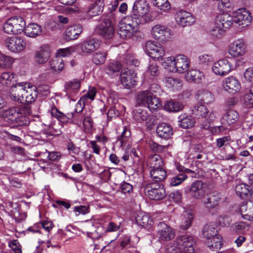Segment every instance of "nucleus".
<instances>
[{
    "label": "nucleus",
    "mask_w": 253,
    "mask_h": 253,
    "mask_svg": "<svg viewBox=\"0 0 253 253\" xmlns=\"http://www.w3.org/2000/svg\"><path fill=\"white\" fill-rule=\"evenodd\" d=\"M147 165L150 169L163 168V161L160 155L155 154L149 157Z\"/></svg>",
    "instance_id": "obj_36"
},
{
    "label": "nucleus",
    "mask_w": 253,
    "mask_h": 253,
    "mask_svg": "<svg viewBox=\"0 0 253 253\" xmlns=\"http://www.w3.org/2000/svg\"><path fill=\"white\" fill-rule=\"evenodd\" d=\"M194 244V240L191 236L184 235L179 236L174 241L170 243L169 244H175L177 247H179V248H182V250L184 251H186V248H187V251H193V246Z\"/></svg>",
    "instance_id": "obj_16"
},
{
    "label": "nucleus",
    "mask_w": 253,
    "mask_h": 253,
    "mask_svg": "<svg viewBox=\"0 0 253 253\" xmlns=\"http://www.w3.org/2000/svg\"><path fill=\"white\" fill-rule=\"evenodd\" d=\"M149 11V4L146 0H136L133 4V14L131 17L134 20L136 19L139 20L140 23L142 21L146 22L148 20L147 15Z\"/></svg>",
    "instance_id": "obj_5"
},
{
    "label": "nucleus",
    "mask_w": 253,
    "mask_h": 253,
    "mask_svg": "<svg viewBox=\"0 0 253 253\" xmlns=\"http://www.w3.org/2000/svg\"><path fill=\"white\" fill-rule=\"evenodd\" d=\"M237 195L242 198H244L252 195V190L248 184L241 183L238 184L235 187Z\"/></svg>",
    "instance_id": "obj_44"
},
{
    "label": "nucleus",
    "mask_w": 253,
    "mask_h": 253,
    "mask_svg": "<svg viewBox=\"0 0 253 253\" xmlns=\"http://www.w3.org/2000/svg\"><path fill=\"white\" fill-rule=\"evenodd\" d=\"M150 174L153 180L159 182L163 180L166 178L167 173L163 168H160L150 169Z\"/></svg>",
    "instance_id": "obj_45"
},
{
    "label": "nucleus",
    "mask_w": 253,
    "mask_h": 253,
    "mask_svg": "<svg viewBox=\"0 0 253 253\" xmlns=\"http://www.w3.org/2000/svg\"><path fill=\"white\" fill-rule=\"evenodd\" d=\"M148 116L147 111L139 107H136L133 111L134 119L139 123L146 121Z\"/></svg>",
    "instance_id": "obj_47"
},
{
    "label": "nucleus",
    "mask_w": 253,
    "mask_h": 253,
    "mask_svg": "<svg viewBox=\"0 0 253 253\" xmlns=\"http://www.w3.org/2000/svg\"><path fill=\"white\" fill-rule=\"evenodd\" d=\"M190 65V59L183 54H179L175 57H169L163 64L165 68L170 71L181 74L186 72Z\"/></svg>",
    "instance_id": "obj_1"
},
{
    "label": "nucleus",
    "mask_w": 253,
    "mask_h": 253,
    "mask_svg": "<svg viewBox=\"0 0 253 253\" xmlns=\"http://www.w3.org/2000/svg\"><path fill=\"white\" fill-rule=\"evenodd\" d=\"M153 95V93L149 90L140 91L137 96V103L139 105L146 106Z\"/></svg>",
    "instance_id": "obj_41"
},
{
    "label": "nucleus",
    "mask_w": 253,
    "mask_h": 253,
    "mask_svg": "<svg viewBox=\"0 0 253 253\" xmlns=\"http://www.w3.org/2000/svg\"><path fill=\"white\" fill-rule=\"evenodd\" d=\"M107 52L104 51H98L93 53L92 62L96 65L104 64L106 60Z\"/></svg>",
    "instance_id": "obj_49"
},
{
    "label": "nucleus",
    "mask_w": 253,
    "mask_h": 253,
    "mask_svg": "<svg viewBox=\"0 0 253 253\" xmlns=\"http://www.w3.org/2000/svg\"><path fill=\"white\" fill-rule=\"evenodd\" d=\"M213 73L220 76L229 74L232 70L231 63L226 59H221L215 62L212 66Z\"/></svg>",
    "instance_id": "obj_17"
},
{
    "label": "nucleus",
    "mask_w": 253,
    "mask_h": 253,
    "mask_svg": "<svg viewBox=\"0 0 253 253\" xmlns=\"http://www.w3.org/2000/svg\"><path fill=\"white\" fill-rule=\"evenodd\" d=\"M188 176L184 174L180 173L173 176L169 179V184L171 187L176 186L181 184L185 181Z\"/></svg>",
    "instance_id": "obj_55"
},
{
    "label": "nucleus",
    "mask_w": 253,
    "mask_h": 253,
    "mask_svg": "<svg viewBox=\"0 0 253 253\" xmlns=\"http://www.w3.org/2000/svg\"><path fill=\"white\" fill-rule=\"evenodd\" d=\"M193 219V212L191 210L185 211L180 219V227L183 230L188 228L191 225Z\"/></svg>",
    "instance_id": "obj_34"
},
{
    "label": "nucleus",
    "mask_w": 253,
    "mask_h": 253,
    "mask_svg": "<svg viewBox=\"0 0 253 253\" xmlns=\"http://www.w3.org/2000/svg\"><path fill=\"white\" fill-rule=\"evenodd\" d=\"M239 119V114L234 110H228L221 119V124L230 125L236 123Z\"/></svg>",
    "instance_id": "obj_25"
},
{
    "label": "nucleus",
    "mask_w": 253,
    "mask_h": 253,
    "mask_svg": "<svg viewBox=\"0 0 253 253\" xmlns=\"http://www.w3.org/2000/svg\"><path fill=\"white\" fill-rule=\"evenodd\" d=\"M80 86L81 83L79 81L73 80L66 83L65 89L67 94L72 95L79 90Z\"/></svg>",
    "instance_id": "obj_46"
},
{
    "label": "nucleus",
    "mask_w": 253,
    "mask_h": 253,
    "mask_svg": "<svg viewBox=\"0 0 253 253\" xmlns=\"http://www.w3.org/2000/svg\"><path fill=\"white\" fill-rule=\"evenodd\" d=\"M178 125L183 128L192 127L194 124V119L192 116L181 114L178 117Z\"/></svg>",
    "instance_id": "obj_40"
},
{
    "label": "nucleus",
    "mask_w": 253,
    "mask_h": 253,
    "mask_svg": "<svg viewBox=\"0 0 253 253\" xmlns=\"http://www.w3.org/2000/svg\"><path fill=\"white\" fill-rule=\"evenodd\" d=\"M100 45V41L95 39H90L86 40L79 45H76L77 47L79 46L82 53L84 54H89L98 49Z\"/></svg>",
    "instance_id": "obj_22"
},
{
    "label": "nucleus",
    "mask_w": 253,
    "mask_h": 253,
    "mask_svg": "<svg viewBox=\"0 0 253 253\" xmlns=\"http://www.w3.org/2000/svg\"><path fill=\"white\" fill-rule=\"evenodd\" d=\"M49 64L52 72L55 74L61 72L65 66L64 60L56 56L50 60Z\"/></svg>",
    "instance_id": "obj_31"
},
{
    "label": "nucleus",
    "mask_w": 253,
    "mask_h": 253,
    "mask_svg": "<svg viewBox=\"0 0 253 253\" xmlns=\"http://www.w3.org/2000/svg\"><path fill=\"white\" fill-rule=\"evenodd\" d=\"M130 136V131L127 130V128L125 127L121 135L118 137L117 143H119L121 147H124L126 146L127 143L129 141Z\"/></svg>",
    "instance_id": "obj_53"
},
{
    "label": "nucleus",
    "mask_w": 253,
    "mask_h": 253,
    "mask_svg": "<svg viewBox=\"0 0 253 253\" xmlns=\"http://www.w3.org/2000/svg\"><path fill=\"white\" fill-rule=\"evenodd\" d=\"M211 35L216 38H221L224 34V29L218 25V22H216L214 26L210 31Z\"/></svg>",
    "instance_id": "obj_59"
},
{
    "label": "nucleus",
    "mask_w": 253,
    "mask_h": 253,
    "mask_svg": "<svg viewBox=\"0 0 253 253\" xmlns=\"http://www.w3.org/2000/svg\"><path fill=\"white\" fill-rule=\"evenodd\" d=\"M135 221L139 226L147 229L150 228L153 224V220L150 216L142 212L137 213Z\"/></svg>",
    "instance_id": "obj_26"
},
{
    "label": "nucleus",
    "mask_w": 253,
    "mask_h": 253,
    "mask_svg": "<svg viewBox=\"0 0 253 253\" xmlns=\"http://www.w3.org/2000/svg\"><path fill=\"white\" fill-rule=\"evenodd\" d=\"M120 78L121 83L126 88H131L136 84V74L130 70H125Z\"/></svg>",
    "instance_id": "obj_23"
},
{
    "label": "nucleus",
    "mask_w": 253,
    "mask_h": 253,
    "mask_svg": "<svg viewBox=\"0 0 253 253\" xmlns=\"http://www.w3.org/2000/svg\"><path fill=\"white\" fill-rule=\"evenodd\" d=\"M83 31L82 26L80 25H74L67 28L65 34L67 40L77 39Z\"/></svg>",
    "instance_id": "obj_28"
},
{
    "label": "nucleus",
    "mask_w": 253,
    "mask_h": 253,
    "mask_svg": "<svg viewBox=\"0 0 253 253\" xmlns=\"http://www.w3.org/2000/svg\"><path fill=\"white\" fill-rule=\"evenodd\" d=\"M159 73L160 72L157 64L156 63L152 62L150 63L145 74L150 78H152L158 76Z\"/></svg>",
    "instance_id": "obj_60"
},
{
    "label": "nucleus",
    "mask_w": 253,
    "mask_h": 253,
    "mask_svg": "<svg viewBox=\"0 0 253 253\" xmlns=\"http://www.w3.org/2000/svg\"><path fill=\"white\" fill-rule=\"evenodd\" d=\"M144 192L146 195L151 200H159L166 196L164 188L158 183L147 184L144 188Z\"/></svg>",
    "instance_id": "obj_7"
},
{
    "label": "nucleus",
    "mask_w": 253,
    "mask_h": 253,
    "mask_svg": "<svg viewBox=\"0 0 253 253\" xmlns=\"http://www.w3.org/2000/svg\"><path fill=\"white\" fill-rule=\"evenodd\" d=\"M26 85V83L25 82L17 83L14 85L11 88V99L15 102L23 103Z\"/></svg>",
    "instance_id": "obj_21"
},
{
    "label": "nucleus",
    "mask_w": 253,
    "mask_h": 253,
    "mask_svg": "<svg viewBox=\"0 0 253 253\" xmlns=\"http://www.w3.org/2000/svg\"><path fill=\"white\" fill-rule=\"evenodd\" d=\"M203 78V73L197 70H190L185 75L186 80L190 82H194L199 83Z\"/></svg>",
    "instance_id": "obj_39"
},
{
    "label": "nucleus",
    "mask_w": 253,
    "mask_h": 253,
    "mask_svg": "<svg viewBox=\"0 0 253 253\" xmlns=\"http://www.w3.org/2000/svg\"><path fill=\"white\" fill-rule=\"evenodd\" d=\"M51 55V48L47 44L40 46L34 53V61L36 64L43 65L49 60Z\"/></svg>",
    "instance_id": "obj_13"
},
{
    "label": "nucleus",
    "mask_w": 253,
    "mask_h": 253,
    "mask_svg": "<svg viewBox=\"0 0 253 253\" xmlns=\"http://www.w3.org/2000/svg\"><path fill=\"white\" fill-rule=\"evenodd\" d=\"M206 244L210 249H220L222 247L221 237L218 235L211 239H207Z\"/></svg>",
    "instance_id": "obj_54"
},
{
    "label": "nucleus",
    "mask_w": 253,
    "mask_h": 253,
    "mask_svg": "<svg viewBox=\"0 0 253 253\" xmlns=\"http://www.w3.org/2000/svg\"><path fill=\"white\" fill-rule=\"evenodd\" d=\"M37 96L38 91L37 87L26 83L24 96L23 97V102H26L27 103H33L35 101Z\"/></svg>",
    "instance_id": "obj_24"
},
{
    "label": "nucleus",
    "mask_w": 253,
    "mask_h": 253,
    "mask_svg": "<svg viewBox=\"0 0 253 253\" xmlns=\"http://www.w3.org/2000/svg\"><path fill=\"white\" fill-rule=\"evenodd\" d=\"M182 103L174 101H168L163 106L165 110L169 112H177L181 111L183 108Z\"/></svg>",
    "instance_id": "obj_43"
},
{
    "label": "nucleus",
    "mask_w": 253,
    "mask_h": 253,
    "mask_svg": "<svg viewBox=\"0 0 253 253\" xmlns=\"http://www.w3.org/2000/svg\"><path fill=\"white\" fill-rule=\"evenodd\" d=\"M26 23L21 17L15 16L8 19L3 24V29L8 34H17L24 31Z\"/></svg>",
    "instance_id": "obj_4"
},
{
    "label": "nucleus",
    "mask_w": 253,
    "mask_h": 253,
    "mask_svg": "<svg viewBox=\"0 0 253 253\" xmlns=\"http://www.w3.org/2000/svg\"><path fill=\"white\" fill-rule=\"evenodd\" d=\"M14 74L11 72L3 73L0 76V83L3 85H8L14 78Z\"/></svg>",
    "instance_id": "obj_61"
},
{
    "label": "nucleus",
    "mask_w": 253,
    "mask_h": 253,
    "mask_svg": "<svg viewBox=\"0 0 253 253\" xmlns=\"http://www.w3.org/2000/svg\"><path fill=\"white\" fill-rule=\"evenodd\" d=\"M103 8V6L101 1H96L91 4L87 12V14L88 17H90L98 15L102 12Z\"/></svg>",
    "instance_id": "obj_48"
},
{
    "label": "nucleus",
    "mask_w": 253,
    "mask_h": 253,
    "mask_svg": "<svg viewBox=\"0 0 253 253\" xmlns=\"http://www.w3.org/2000/svg\"><path fill=\"white\" fill-rule=\"evenodd\" d=\"M170 30L167 27L161 25H156L152 27L151 34L152 36L157 40L162 42L166 41L170 38Z\"/></svg>",
    "instance_id": "obj_18"
},
{
    "label": "nucleus",
    "mask_w": 253,
    "mask_h": 253,
    "mask_svg": "<svg viewBox=\"0 0 253 253\" xmlns=\"http://www.w3.org/2000/svg\"><path fill=\"white\" fill-rule=\"evenodd\" d=\"M2 116L8 123L19 126H25L28 123L27 118L24 115L22 108L19 106L4 111Z\"/></svg>",
    "instance_id": "obj_2"
},
{
    "label": "nucleus",
    "mask_w": 253,
    "mask_h": 253,
    "mask_svg": "<svg viewBox=\"0 0 253 253\" xmlns=\"http://www.w3.org/2000/svg\"><path fill=\"white\" fill-rule=\"evenodd\" d=\"M164 82L167 86L174 90L181 89L183 84L181 80L172 77H165Z\"/></svg>",
    "instance_id": "obj_38"
},
{
    "label": "nucleus",
    "mask_w": 253,
    "mask_h": 253,
    "mask_svg": "<svg viewBox=\"0 0 253 253\" xmlns=\"http://www.w3.org/2000/svg\"><path fill=\"white\" fill-rule=\"evenodd\" d=\"M203 233L207 240L211 239L212 237L218 235L216 225L211 223L206 224L203 228Z\"/></svg>",
    "instance_id": "obj_42"
},
{
    "label": "nucleus",
    "mask_w": 253,
    "mask_h": 253,
    "mask_svg": "<svg viewBox=\"0 0 253 253\" xmlns=\"http://www.w3.org/2000/svg\"><path fill=\"white\" fill-rule=\"evenodd\" d=\"M220 200L219 193L213 192L210 194L209 197L203 201L205 206L209 209L212 208L218 205Z\"/></svg>",
    "instance_id": "obj_33"
},
{
    "label": "nucleus",
    "mask_w": 253,
    "mask_h": 253,
    "mask_svg": "<svg viewBox=\"0 0 253 253\" xmlns=\"http://www.w3.org/2000/svg\"><path fill=\"white\" fill-rule=\"evenodd\" d=\"M124 62L130 66L138 67L139 65V61L131 54H127L124 57Z\"/></svg>",
    "instance_id": "obj_63"
},
{
    "label": "nucleus",
    "mask_w": 253,
    "mask_h": 253,
    "mask_svg": "<svg viewBox=\"0 0 253 253\" xmlns=\"http://www.w3.org/2000/svg\"><path fill=\"white\" fill-rule=\"evenodd\" d=\"M153 3L160 10L166 12L170 8V5L168 0H152Z\"/></svg>",
    "instance_id": "obj_58"
},
{
    "label": "nucleus",
    "mask_w": 253,
    "mask_h": 253,
    "mask_svg": "<svg viewBox=\"0 0 253 253\" xmlns=\"http://www.w3.org/2000/svg\"><path fill=\"white\" fill-rule=\"evenodd\" d=\"M248 227V224L245 222H237L233 223L231 226L232 231L237 233H242Z\"/></svg>",
    "instance_id": "obj_62"
},
{
    "label": "nucleus",
    "mask_w": 253,
    "mask_h": 253,
    "mask_svg": "<svg viewBox=\"0 0 253 253\" xmlns=\"http://www.w3.org/2000/svg\"><path fill=\"white\" fill-rule=\"evenodd\" d=\"M175 19L178 25L182 27L191 25L195 22V18L190 13L180 10L175 14Z\"/></svg>",
    "instance_id": "obj_20"
},
{
    "label": "nucleus",
    "mask_w": 253,
    "mask_h": 253,
    "mask_svg": "<svg viewBox=\"0 0 253 253\" xmlns=\"http://www.w3.org/2000/svg\"><path fill=\"white\" fill-rule=\"evenodd\" d=\"M111 14L102 19L101 23L96 28L97 32L105 39H110L114 35V26Z\"/></svg>",
    "instance_id": "obj_6"
},
{
    "label": "nucleus",
    "mask_w": 253,
    "mask_h": 253,
    "mask_svg": "<svg viewBox=\"0 0 253 253\" xmlns=\"http://www.w3.org/2000/svg\"><path fill=\"white\" fill-rule=\"evenodd\" d=\"M247 51V44L243 39H238L232 42L228 47V53L233 57L244 55Z\"/></svg>",
    "instance_id": "obj_9"
},
{
    "label": "nucleus",
    "mask_w": 253,
    "mask_h": 253,
    "mask_svg": "<svg viewBox=\"0 0 253 253\" xmlns=\"http://www.w3.org/2000/svg\"><path fill=\"white\" fill-rule=\"evenodd\" d=\"M222 87L225 91L231 94H234L240 91L241 84L237 79L230 76L223 80Z\"/></svg>",
    "instance_id": "obj_19"
},
{
    "label": "nucleus",
    "mask_w": 253,
    "mask_h": 253,
    "mask_svg": "<svg viewBox=\"0 0 253 253\" xmlns=\"http://www.w3.org/2000/svg\"><path fill=\"white\" fill-rule=\"evenodd\" d=\"M145 50L152 58L161 59L165 54L163 46L159 43L148 41L146 43Z\"/></svg>",
    "instance_id": "obj_10"
},
{
    "label": "nucleus",
    "mask_w": 253,
    "mask_h": 253,
    "mask_svg": "<svg viewBox=\"0 0 253 253\" xmlns=\"http://www.w3.org/2000/svg\"><path fill=\"white\" fill-rule=\"evenodd\" d=\"M77 46H72L65 48H60L56 51V56L57 57H65L70 55L72 53L76 51Z\"/></svg>",
    "instance_id": "obj_56"
},
{
    "label": "nucleus",
    "mask_w": 253,
    "mask_h": 253,
    "mask_svg": "<svg viewBox=\"0 0 253 253\" xmlns=\"http://www.w3.org/2000/svg\"><path fill=\"white\" fill-rule=\"evenodd\" d=\"M81 107V110L78 111V109L77 108L74 113H71L73 115V117H72V120H71V123L77 125L79 126H81L84 118H85L83 114L81 112L84 107V106H82Z\"/></svg>",
    "instance_id": "obj_52"
},
{
    "label": "nucleus",
    "mask_w": 253,
    "mask_h": 253,
    "mask_svg": "<svg viewBox=\"0 0 253 253\" xmlns=\"http://www.w3.org/2000/svg\"><path fill=\"white\" fill-rule=\"evenodd\" d=\"M14 62L12 57L4 54L0 55V67L2 68H10Z\"/></svg>",
    "instance_id": "obj_57"
},
{
    "label": "nucleus",
    "mask_w": 253,
    "mask_h": 253,
    "mask_svg": "<svg viewBox=\"0 0 253 253\" xmlns=\"http://www.w3.org/2000/svg\"><path fill=\"white\" fill-rule=\"evenodd\" d=\"M96 91L94 87H89L87 92L84 95V96L80 99L76 105L77 108L79 106L82 107V106H84V100L86 99H90L91 100H93L96 95Z\"/></svg>",
    "instance_id": "obj_51"
},
{
    "label": "nucleus",
    "mask_w": 253,
    "mask_h": 253,
    "mask_svg": "<svg viewBox=\"0 0 253 253\" xmlns=\"http://www.w3.org/2000/svg\"><path fill=\"white\" fill-rule=\"evenodd\" d=\"M50 113L52 116L57 119L60 122L62 123H71V120L73 115L71 113L64 114L61 112L59 111L56 108H52L50 110Z\"/></svg>",
    "instance_id": "obj_35"
},
{
    "label": "nucleus",
    "mask_w": 253,
    "mask_h": 253,
    "mask_svg": "<svg viewBox=\"0 0 253 253\" xmlns=\"http://www.w3.org/2000/svg\"><path fill=\"white\" fill-rule=\"evenodd\" d=\"M175 231L174 229L164 222H160L157 225V236L161 241H167L174 238Z\"/></svg>",
    "instance_id": "obj_12"
},
{
    "label": "nucleus",
    "mask_w": 253,
    "mask_h": 253,
    "mask_svg": "<svg viewBox=\"0 0 253 253\" xmlns=\"http://www.w3.org/2000/svg\"><path fill=\"white\" fill-rule=\"evenodd\" d=\"M240 212L244 219L253 220V202L242 205L240 208Z\"/></svg>",
    "instance_id": "obj_37"
},
{
    "label": "nucleus",
    "mask_w": 253,
    "mask_h": 253,
    "mask_svg": "<svg viewBox=\"0 0 253 253\" xmlns=\"http://www.w3.org/2000/svg\"><path fill=\"white\" fill-rule=\"evenodd\" d=\"M235 24L243 27L248 26L252 20L249 11L245 8L239 9L233 12Z\"/></svg>",
    "instance_id": "obj_15"
},
{
    "label": "nucleus",
    "mask_w": 253,
    "mask_h": 253,
    "mask_svg": "<svg viewBox=\"0 0 253 253\" xmlns=\"http://www.w3.org/2000/svg\"><path fill=\"white\" fill-rule=\"evenodd\" d=\"M244 104L248 108L253 107V91H250L247 93L244 96Z\"/></svg>",
    "instance_id": "obj_64"
},
{
    "label": "nucleus",
    "mask_w": 253,
    "mask_h": 253,
    "mask_svg": "<svg viewBox=\"0 0 253 253\" xmlns=\"http://www.w3.org/2000/svg\"><path fill=\"white\" fill-rule=\"evenodd\" d=\"M25 35L28 37L35 38L39 36L42 32L40 26L36 23H30L24 28Z\"/></svg>",
    "instance_id": "obj_29"
},
{
    "label": "nucleus",
    "mask_w": 253,
    "mask_h": 253,
    "mask_svg": "<svg viewBox=\"0 0 253 253\" xmlns=\"http://www.w3.org/2000/svg\"><path fill=\"white\" fill-rule=\"evenodd\" d=\"M122 68V64L118 61L114 60L107 64L104 67L106 74L110 76H115L118 74Z\"/></svg>",
    "instance_id": "obj_30"
},
{
    "label": "nucleus",
    "mask_w": 253,
    "mask_h": 253,
    "mask_svg": "<svg viewBox=\"0 0 253 253\" xmlns=\"http://www.w3.org/2000/svg\"><path fill=\"white\" fill-rule=\"evenodd\" d=\"M193 113L197 118H205L209 123L213 122L216 119V112L211 110L209 112L207 107L203 104H197L193 110Z\"/></svg>",
    "instance_id": "obj_11"
},
{
    "label": "nucleus",
    "mask_w": 253,
    "mask_h": 253,
    "mask_svg": "<svg viewBox=\"0 0 253 253\" xmlns=\"http://www.w3.org/2000/svg\"><path fill=\"white\" fill-rule=\"evenodd\" d=\"M198 101L200 102L210 104L213 102L214 96L211 93L207 90H199L196 94Z\"/></svg>",
    "instance_id": "obj_32"
},
{
    "label": "nucleus",
    "mask_w": 253,
    "mask_h": 253,
    "mask_svg": "<svg viewBox=\"0 0 253 253\" xmlns=\"http://www.w3.org/2000/svg\"><path fill=\"white\" fill-rule=\"evenodd\" d=\"M206 190L205 183L201 180H197L193 182L189 188H186L185 191L189 192L193 198L201 199L205 195Z\"/></svg>",
    "instance_id": "obj_14"
},
{
    "label": "nucleus",
    "mask_w": 253,
    "mask_h": 253,
    "mask_svg": "<svg viewBox=\"0 0 253 253\" xmlns=\"http://www.w3.org/2000/svg\"><path fill=\"white\" fill-rule=\"evenodd\" d=\"M158 136L164 139H169L173 134V130L170 125L162 123L159 124L156 129Z\"/></svg>",
    "instance_id": "obj_27"
},
{
    "label": "nucleus",
    "mask_w": 253,
    "mask_h": 253,
    "mask_svg": "<svg viewBox=\"0 0 253 253\" xmlns=\"http://www.w3.org/2000/svg\"><path fill=\"white\" fill-rule=\"evenodd\" d=\"M5 44L7 48L14 53L22 52L26 47V42L24 38L18 36L7 38L5 41Z\"/></svg>",
    "instance_id": "obj_8"
},
{
    "label": "nucleus",
    "mask_w": 253,
    "mask_h": 253,
    "mask_svg": "<svg viewBox=\"0 0 253 253\" xmlns=\"http://www.w3.org/2000/svg\"><path fill=\"white\" fill-rule=\"evenodd\" d=\"M140 24L139 20L128 16L119 23L118 33L122 39L129 38L138 31Z\"/></svg>",
    "instance_id": "obj_3"
},
{
    "label": "nucleus",
    "mask_w": 253,
    "mask_h": 253,
    "mask_svg": "<svg viewBox=\"0 0 253 253\" xmlns=\"http://www.w3.org/2000/svg\"><path fill=\"white\" fill-rule=\"evenodd\" d=\"M146 106L150 111L154 112L162 108V103L159 98L154 95Z\"/></svg>",
    "instance_id": "obj_50"
}]
</instances>
